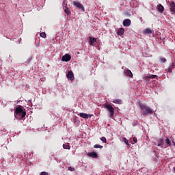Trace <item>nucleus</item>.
Returning <instances> with one entry per match:
<instances>
[{
  "mask_svg": "<svg viewBox=\"0 0 175 175\" xmlns=\"http://www.w3.org/2000/svg\"><path fill=\"white\" fill-rule=\"evenodd\" d=\"M67 79H68V80H70V81H73L75 80V76L73 75L72 71L68 72Z\"/></svg>",
  "mask_w": 175,
  "mask_h": 175,
  "instance_id": "nucleus-7",
  "label": "nucleus"
},
{
  "mask_svg": "<svg viewBox=\"0 0 175 175\" xmlns=\"http://www.w3.org/2000/svg\"><path fill=\"white\" fill-rule=\"evenodd\" d=\"M157 9L160 13H163V6L161 4L157 5Z\"/></svg>",
  "mask_w": 175,
  "mask_h": 175,
  "instance_id": "nucleus-17",
  "label": "nucleus"
},
{
  "mask_svg": "<svg viewBox=\"0 0 175 175\" xmlns=\"http://www.w3.org/2000/svg\"><path fill=\"white\" fill-rule=\"evenodd\" d=\"M160 61H161V62H162L163 64H165V62H166V58H165V57H161V58L160 59Z\"/></svg>",
  "mask_w": 175,
  "mask_h": 175,
  "instance_id": "nucleus-28",
  "label": "nucleus"
},
{
  "mask_svg": "<svg viewBox=\"0 0 175 175\" xmlns=\"http://www.w3.org/2000/svg\"><path fill=\"white\" fill-rule=\"evenodd\" d=\"M95 42H96V38L90 36L89 37V44H90V46H94Z\"/></svg>",
  "mask_w": 175,
  "mask_h": 175,
  "instance_id": "nucleus-9",
  "label": "nucleus"
},
{
  "mask_svg": "<svg viewBox=\"0 0 175 175\" xmlns=\"http://www.w3.org/2000/svg\"><path fill=\"white\" fill-rule=\"evenodd\" d=\"M94 148H103V146L96 144L94 146Z\"/></svg>",
  "mask_w": 175,
  "mask_h": 175,
  "instance_id": "nucleus-25",
  "label": "nucleus"
},
{
  "mask_svg": "<svg viewBox=\"0 0 175 175\" xmlns=\"http://www.w3.org/2000/svg\"><path fill=\"white\" fill-rule=\"evenodd\" d=\"M165 143H166V144H167V147H170V146H172V143L170 142V139H169L168 137L166 138Z\"/></svg>",
  "mask_w": 175,
  "mask_h": 175,
  "instance_id": "nucleus-20",
  "label": "nucleus"
},
{
  "mask_svg": "<svg viewBox=\"0 0 175 175\" xmlns=\"http://www.w3.org/2000/svg\"><path fill=\"white\" fill-rule=\"evenodd\" d=\"M121 102H122L121 99H114L113 100V103H117L118 105H121Z\"/></svg>",
  "mask_w": 175,
  "mask_h": 175,
  "instance_id": "nucleus-21",
  "label": "nucleus"
},
{
  "mask_svg": "<svg viewBox=\"0 0 175 175\" xmlns=\"http://www.w3.org/2000/svg\"><path fill=\"white\" fill-rule=\"evenodd\" d=\"M88 157H90L91 158H98V154L95 152H89L88 153Z\"/></svg>",
  "mask_w": 175,
  "mask_h": 175,
  "instance_id": "nucleus-13",
  "label": "nucleus"
},
{
  "mask_svg": "<svg viewBox=\"0 0 175 175\" xmlns=\"http://www.w3.org/2000/svg\"><path fill=\"white\" fill-rule=\"evenodd\" d=\"M173 69H175V64L171 63L170 64L168 68L165 69V72H167L168 73H172Z\"/></svg>",
  "mask_w": 175,
  "mask_h": 175,
  "instance_id": "nucleus-5",
  "label": "nucleus"
},
{
  "mask_svg": "<svg viewBox=\"0 0 175 175\" xmlns=\"http://www.w3.org/2000/svg\"><path fill=\"white\" fill-rule=\"evenodd\" d=\"M136 143H137V138H136V137H133V142H131V144H135Z\"/></svg>",
  "mask_w": 175,
  "mask_h": 175,
  "instance_id": "nucleus-23",
  "label": "nucleus"
},
{
  "mask_svg": "<svg viewBox=\"0 0 175 175\" xmlns=\"http://www.w3.org/2000/svg\"><path fill=\"white\" fill-rule=\"evenodd\" d=\"M28 102H29V103H31V102H32V100L30 99V100H28Z\"/></svg>",
  "mask_w": 175,
  "mask_h": 175,
  "instance_id": "nucleus-31",
  "label": "nucleus"
},
{
  "mask_svg": "<svg viewBox=\"0 0 175 175\" xmlns=\"http://www.w3.org/2000/svg\"><path fill=\"white\" fill-rule=\"evenodd\" d=\"M125 75L128 77H133V74H132V71H131L130 70H126Z\"/></svg>",
  "mask_w": 175,
  "mask_h": 175,
  "instance_id": "nucleus-16",
  "label": "nucleus"
},
{
  "mask_svg": "<svg viewBox=\"0 0 175 175\" xmlns=\"http://www.w3.org/2000/svg\"><path fill=\"white\" fill-rule=\"evenodd\" d=\"M144 32L145 33H152V31H151V29L150 28H146L145 30H144Z\"/></svg>",
  "mask_w": 175,
  "mask_h": 175,
  "instance_id": "nucleus-22",
  "label": "nucleus"
},
{
  "mask_svg": "<svg viewBox=\"0 0 175 175\" xmlns=\"http://www.w3.org/2000/svg\"><path fill=\"white\" fill-rule=\"evenodd\" d=\"M104 107H105V109H107V110L109 111L110 118H114V108L113 107V106H111V105H110V104H105Z\"/></svg>",
  "mask_w": 175,
  "mask_h": 175,
  "instance_id": "nucleus-3",
  "label": "nucleus"
},
{
  "mask_svg": "<svg viewBox=\"0 0 175 175\" xmlns=\"http://www.w3.org/2000/svg\"><path fill=\"white\" fill-rule=\"evenodd\" d=\"M152 79H157V75H152L145 77V80H151Z\"/></svg>",
  "mask_w": 175,
  "mask_h": 175,
  "instance_id": "nucleus-14",
  "label": "nucleus"
},
{
  "mask_svg": "<svg viewBox=\"0 0 175 175\" xmlns=\"http://www.w3.org/2000/svg\"><path fill=\"white\" fill-rule=\"evenodd\" d=\"M122 140L123 142H124L125 144H126L127 146H129V141L126 137H122Z\"/></svg>",
  "mask_w": 175,
  "mask_h": 175,
  "instance_id": "nucleus-24",
  "label": "nucleus"
},
{
  "mask_svg": "<svg viewBox=\"0 0 175 175\" xmlns=\"http://www.w3.org/2000/svg\"><path fill=\"white\" fill-rule=\"evenodd\" d=\"M100 140H101V142H103V143H106V142H107V140L106 139V137H102L100 138Z\"/></svg>",
  "mask_w": 175,
  "mask_h": 175,
  "instance_id": "nucleus-27",
  "label": "nucleus"
},
{
  "mask_svg": "<svg viewBox=\"0 0 175 175\" xmlns=\"http://www.w3.org/2000/svg\"><path fill=\"white\" fill-rule=\"evenodd\" d=\"M158 147H163V138H160L157 139Z\"/></svg>",
  "mask_w": 175,
  "mask_h": 175,
  "instance_id": "nucleus-12",
  "label": "nucleus"
},
{
  "mask_svg": "<svg viewBox=\"0 0 175 175\" xmlns=\"http://www.w3.org/2000/svg\"><path fill=\"white\" fill-rule=\"evenodd\" d=\"M40 36H41V38H44V39H46V33L44 32L40 33Z\"/></svg>",
  "mask_w": 175,
  "mask_h": 175,
  "instance_id": "nucleus-26",
  "label": "nucleus"
},
{
  "mask_svg": "<svg viewBox=\"0 0 175 175\" xmlns=\"http://www.w3.org/2000/svg\"><path fill=\"white\" fill-rule=\"evenodd\" d=\"M63 148L65 150H70V146H69V144H65L63 145Z\"/></svg>",
  "mask_w": 175,
  "mask_h": 175,
  "instance_id": "nucleus-19",
  "label": "nucleus"
},
{
  "mask_svg": "<svg viewBox=\"0 0 175 175\" xmlns=\"http://www.w3.org/2000/svg\"><path fill=\"white\" fill-rule=\"evenodd\" d=\"M80 117L82 118H91L92 116L90 114L84 113H79Z\"/></svg>",
  "mask_w": 175,
  "mask_h": 175,
  "instance_id": "nucleus-10",
  "label": "nucleus"
},
{
  "mask_svg": "<svg viewBox=\"0 0 175 175\" xmlns=\"http://www.w3.org/2000/svg\"><path fill=\"white\" fill-rule=\"evenodd\" d=\"M73 4L75 6H76V8H78V9H80L81 10H83L84 12V6H83L82 4L80 3V2L75 1L73 2Z\"/></svg>",
  "mask_w": 175,
  "mask_h": 175,
  "instance_id": "nucleus-6",
  "label": "nucleus"
},
{
  "mask_svg": "<svg viewBox=\"0 0 175 175\" xmlns=\"http://www.w3.org/2000/svg\"><path fill=\"white\" fill-rule=\"evenodd\" d=\"M131 23V19H124L123 21V25L124 27H130Z\"/></svg>",
  "mask_w": 175,
  "mask_h": 175,
  "instance_id": "nucleus-8",
  "label": "nucleus"
},
{
  "mask_svg": "<svg viewBox=\"0 0 175 175\" xmlns=\"http://www.w3.org/2000/svg\"><path fill=\"white\" fill-rule=\"evenodd\" d=\"M64 12L66 14H67V16H70L71 12H70V10L68 8H66L64 10Z\"/></svg>",
  "mask_w": 175,
  "mask_h": 175,
  "instance_id": "nucleus-18",
  "label": "nucleus"
},
{
  "mask_svg": "<svg viewBox=\"0 0 175 175\" xmlns=\"http://www.w3.org/2000/svg\"><path fill=\"white\" fill-rule=\"evenodd\" d=\"M14 114L16 116H19V117H21V120H23V118L25 117L27 113L25 112V111L23 110V108L21 106H19L15 109Z\"/></svg>",
  "mask_w": 175,
  "mask_h": 175,
  "instance_id": "nucleus-2",
  "label": "nucleus"
},
{
  "mask_svg": "<svg viewBox=\"0 0 175 175\" xmlns=\"http://www.w3.org/2000/svg\"><path fill=\"white\" fill-rule=\"evenodd\" d=\"M124 28H120V29L118 30L117 34H118L119 36H122V35H124Z\"/></svg>",
  "mask_w": 175,
  "mask_h": 175,
  "instance_id": "nucleus-15",
  "label": "nucleus"
},
{
  "mask_svg": "<svg viewBox=\"0 0 175 175\" xmlns=\"http://www.w3.org/2000/svg\"><path fill=\"white\" fill-rule=\"evenodd\" d=\"M140 20H141V21L143 20V18H140Z\"/></svg>",
  "mask_w": 175,
  "mask_h": 175,
  "instance_id": "nucleus-33",
  "label": "nucleus"
},
{
  "mask_svg": "<svg viewBox=\"0 0 175 175\" xmlns=\"http://www.w3.org/2000/svg\"><path fill=\"white\" fill-rule=\"evenodd\" d=\"M139 106L144 116H148V114H152L154 113L152 109L144 104H139Z\"/></svg>",
  "mask_w": 175,
  "mask_h": 175,
  "instance_id": "nucleus-1",
  "label": "nucleus"
},
{
  "mask_svg": "<svg viewBox=\"0 0 175 175\" xmlns=\"http://www.w3.org/2000/svg\"><path fill=\"white\" fill-rule=\"evenodd\" d=\"M40 175H49V174L46 172H42L40 173Z\"/></svg>",
  "mask_w": 175,
  "mask_h": 175,
  "instance_id": "nucleus-29",
  "label": "nucleus"
},
{
  "mask_svg": "<svg viewBox=\"0 0 175 175\" xmlns=\"http://www.w3.org/2000/svg\"><path fill=\"white\" fill-rule=\"evenodd\" d=\"M70 59H72V57L70 56V55H69L68 53L65 54L62 57V61H63L64 62H69V61H70Z\"/></svg>",
  "mask_w": 175,
  "mask_h": 175,
  "instance_id": "nucleus-4",
  "label": "nucleus"
},
{
  "mask_svg": "<svg viewBox=\"0 0 175 175\" xmlns=\"http://www.w3.org/2000/svg\"><path fill=\"white\" fill-rule=\"evenodd\" d=\"M68 170H70L71 172H73V170H75V169L72 168V167H68Z\"/></svg>",
  "mask_w": 175,
  "mask_h": 175,
  "instance_id": "nucleus-30",
  "label": "nucleus"
},
{
  "mask_svg": "<svg viewBox=\"0 0 175 175\" xmlns=\"http://www.w3.org/2000/svg\"><path fill=\"white\" fill-rule=\"evenodd\" d=\"M172 143H173L174 146H175V142H172Z\"/></svg>",
  "mask_w": 175,
  "mask_h": 175,
  "instance_id": "nucleus-32",
  "label": "nucleus"
},
{
  "mask_svg": "<svg viewBox=\"0 0 175 175\" xmlns=\"http://www.w3.org/2000/svg\"><path fill=\"white\" fill-rule=\"evenodd\" d=\"M170 10H171V13H172V14H175V3H174V2H172L170 3Z\"/></svg>",
  "mask_w": 175,
  "mask_h": 175,
  "instance_id": "nucleus-11",
  "label": "nucleus"
}]
</instances>
